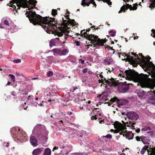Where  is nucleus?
I'll return each instance as SVG.
<instances>
[{
	"label": "nucleus",
	"instance_id": "25",
	"mask_svg": "<svg viewBox=\"0 0 155 155\" xmlns=\"http://www.w3.org/2000/svg\"><path fill=\"white\" fill-rule=\"evenodd\" d=\"M61 51V49L58 48H54L51 51V52H53L54 53H56L58 54H59Z\"/></svg>",
	"mask_w": 155,
	"mask_h": 155
},
{
	"label": "nucleus",
	"instance_id": "40",
	"mask_svg": "<svg viewBox=\"0 0 155 155\" xmlns=\"http://www.w3.org/2000/svg\"><path fill=\"white\" fill-rule=\"evenodd\" d=\"M3 23L5 25H6L9 26V23L8 21L6 19L4 20Z\"/></svg>",
	"mask_w": 155,
	"mask_h": 155
},
{
	"label": "nucleus",
	"instance_id": "37",
	"mask_svg": "<svg viewBox=\"0 0 155 155\" xmlns=\"http://www.w3.org/2000/svg\"><path fill=\"white\" fill-rule=\"evenodd\" d=\"M150 155H155V148H152Z\"/></svg>",
	"mask_w": 155,
	"mask_h": 155
},
{
	"label": "nucleus",
	"instance_id": "60",
	"mask_svg": "<svg viewBox=\"0 0 155 155\" xmlns=\"http://www.w3.org/2000/svg\"><path fill=\"white\" fill-rule=\"evenodd\" d=\"M0 28H4L3 26V24L2 23V24L1 23L0 24Z\"/></svg>",
	"mask_w": 155,
	"mask_h": 155
},
{
	"label": "nucleus",
	"instance_id": "34",
	"mask_svg": "<svg viewBox=\"0 0 155 155\" xmlns=\"http://www.w3.org/2000/svg\"><path fill=\"white\" fill-rule=\"evenodd\" d=\"M55 43L52 40H51L50 42L49 45L50 47H51L55 45Z\"/></svg>",
	"mask_w": 155,
	"mask_h": 155
},
{
	"label": "nucleus",
	"instance_id": "15",
	"mask_svg": "<svg viewBox=\"0 0 155 155\" xmlns=\"http://www.w3.org/2000/svg\"><path fill=\"white\" fill-rule=\"evenodd\" d=\"M31 144L34 147H36L38 145L37 140L34 136H31L30 139Z\"/></svg>",
	"mask_w": 155,
	"mask_h": 155
},
{
	"label": "nucleus",
	"instance_id": "62",
	"mask_svg": "<svg viewBox=\"0 0 155 155\" xmlns=\"http://www.w3.org/2000/svg\"><path fill=\"white\" fill-rule=\"evenodd\" d=\"M120 130H114V133H118L120 132Z\"/></svg>",
	"mask_w": 155,
	"mask_h": 155
},
{
	"label": "nucleus",
	"instance_id": "11",
	"mask_svg": "<svg viewBox=\"0 0 155 155\" xmlns=\"http://www.w3.org/2000/svg\"><path fill=\"white\" fill-rule=\"evenodd\" d=\"M128 61L129 62H131L133 66L134 67H137V64L136 63V62H139V61H136L137 59L136 58L134 59L132 56H128Z\"/></svg>",
	"mask_w": 155,
	"mask_h": 155
},
{
	"label": "nucleus",
	"instance_id": "9",
	"mask_svg": "<svg viewBox=\"0 0 155 155\" xmlns=\"http://www.w3.org/2000/svg\"><path fill=\"white\" fill-rule=\"evenodd\" d=\"M148 93L150 95V97L148 99V102L155 105V90L148 92Z\"/></svg>",
	"mask_w": 155,
	"mask_h": 155
},
{
	"label": "nucleus",
	"instance_id": "47",
	"mask_svg": "<svg viewBox=\"0 0 155 155\" xmlns=\"http://www.w3.org/2000/svg\"><path fill=\"white\" fill-rule=\"evenodd\" d=\"M78 87H77L73 86L72 89L73 90V92L76 90V89H78Z\"/></svg>",
	"mask_w": 155,
	"mask_h": 155
},
{
	"label": "nucleus",
	"instance_id": "28",
	"mask_svg": "<svg viewBox=\"0 0 155 155\" xmlns=\"http://www.w3.org/2000/svg\"><path fill=\"white\" fill-rule=\"evenodd\" d=\"M109 78H108L107 80ZM104 79H106V80H107V79L105 78H104V79H101V80H98L99 83H102L103 84H104V85H107V84L105 82V80H104Z\"/></svg>",
	"mask_w": 155,
	"mask_h": 155
},
{
	"label": "nucleus",
	"instance_id": "63",
	"mask_svg": "<svg viewBox=\"0 0 155 155\" xmlns=\"http://www.w3.org/2000/svg\"><path fill=\"white\" fill-rule=\"evenodd\" d=\"M114 126L115 128H116L117 127H118V124H114Z\"/></svg>",
	"mask_w": 155,
	"mask_h": 155
},
{
	"label": "nucleus",
	"instance_id": "2",
	"mask_svg": "<svg viewBox=\"0 0 155 155\" xmlns=\"http://www.w3.org/2000/svg\"><path fill=\"white\" fill-rule=\"evenodd\" d=\"M120 76L134 80L137 82H140L144 83H150L152 79L148 78V75L141 74H139L137 72H133L131 71L126 70L124 73L120 74Z\"/></svg>",
	"mask_w": 155,
	"mask_h": 155
},
{
	"label": "nucleus",
	"instance_id": "14",
	"mask_svg": "<svg viewBox=\"0 0 155 155\" xmlns=\"http://www.w3.org/2000/svg\"><path fill=\"white\" fill-rule=\"evenodd\" d=\"M139 55L140 57H141V58H140L138 56L137 57V58H136L139 61H140L141 63L143 64V65L147 62L146 61V58L142 55V53L139 54Z\"/></svg>",
	"mask_w": 155,
	"mask_h": 155
},
{
	"label": "nucleus",
	"instance_id": "35",
	"mask_svg": "<svg viewBox=\"0 0 155 155\" xmlns=\"http://www.w3.org/2000/svg\"><path fill=\"white\" fill-rule=\"evenodd\" d=\"M53 74V73L51 71H49L47 73V76L48 77H51Z\"/></svg>",
	"mask_w": 155,
	"mask_h": 155
},
{
	"label": "nucleus",
	"instance_id": "3",
	"mask_svg": "<svg viewBox=\"0 0 155 155\" xmlns=\"http://www.w3.org/2000/svg\"><path fill=\"white\" fill-rule=\"evenodd\" d=\"M105 82L107 85L110 87H116L118 86V90L120 93H124L126 92L129 89L130 83H127L126 81L124 82L119 83L116 82V80L113 78H111L107 80L104 79Z\"/></svg>",
	"mask_w": 155,
	"mask_h": 155
},
{
	"label": "nucleus",
	"instance_id": "42",
	"mask_svg": "<svg viewBox=\"0 0 155 155\" xmlns=\"http://www.w3.org/2000/svg\"><path fill=\"white\" fill-rule=\"evenodd\" d=\"M72 155H83V154L82 153H72Z\"/></svg>",
	"mask_w": 155,
	"mask_h": 155
},
{
	"label": "nucleus",
	"instance_id": "55",
	"mask_svg": "<svg viewBox=\"0 0 155 155\" xmlns=\"http://www.w3.org/2000/svg\"><path fill=\"white\" fill-rule=\"evenodd\" d=\"M79 61L82 64H83L84 62V60H82L81 59H79Z\"/></svg>",
	"mask_w": 155,
	"mask_h": 155
},
{
	"label": "nucleus",
	"instance_id": "49",
	"mask_svg": "<svg viewBox=\"0 0 155 155\" xmlns=\"http://www.w3.org/2000/svg\"><path fill=\"white\" fill-rule=\"evenodd\" d=\"M75 43L76 45L77 46H78L80 45V42L78 41H75Z\"/></svg>",
	"mask_w": 155,
	"mask_h": 155
},
{
	"label": "nucleus",
	"instance_id": "21",
	"mask_svg": "<svg viewBox=\"0 0 155 155\" xmlns=\"http://www.w3.org/2000/svg\"><path fill=\"white\" fill-rule=\"evenodd\" d=\"M151 2L149 8H151V9H153L155 7V0H150Z\"/></svg>",
	"mask_w": 155,
	"mask_h": 155
},
{
	"label": "nucleus",
	"instance_id": "5",
	"mask_svg": "<svg viewBox=\"0 0 155 155\" xmlns=\"http://www.w3.org/2000/svg\"><path fill=\"white\" fill-rule=\"evenodd\" d=\"M11 131V133L13 134L15 137L18 140L20 141L26 139L27 135L24 132H20L19 130L13 129Z\"/></svg>",
	"mask_w": 155,
	"mask_h": 155
},
{
	"label": "nucleus",
	"instance_id": "61",
	"mask_svg": "<svg viewBox=\"0 0 155 155\" xmlns=\"http://www.w3.org/2000/svg\"><path fill=\"white\" fill-rule=\"evenodd\" d=\"M58 123L60 124L61 125V124H63V121L62 120H61L60 121H59L58 122Z\"/></svg>",
	"mask_w": 155,
	"mask_h": 155
},
{
	"label": "nucleus",
	"instance_id": "50",
	"mask_svg": "<svg viewBox=\"0 0 155 155\" xmlns=\"http://www.w3.org/2000/svg\"><path fill=\"white\" fill-rule=\"evenodd\" d=\"M57 35L58 37L62 36L63 35V34L61 33V32H58L57 33Z\"/></svg>",
	"mask_w": 155,
	"mask_h": 155
},
{
	"label": "nucleus",
	"instance_id": "7",
	"mask_svg": "<svg viewBox=\"0 0 155 155\" xmlns=\"http://www.w3.org/2000/svg\"><path fill=\"white\" fill-rule=\"evenodd\" d=\"M137 4L136 3L134 4V6L132 7L130 5H129L128 4H126V5H124L120 8V9L119 12V13H121L122 11H124L127 10L128 8L130 10H136L137 8Z\"/></svg>",
	"mask_w": 155,
	"mask_h": 155
},
{
	"label": "nucleus",
	"instance_id": "46",
	"mask_svg": "<svg viewBox=\"0 0 155 155\" xmlns=\"http://www.w3.org/2000/svg\"><path fill=\"white\" fill-rule=\"evenodd\" d=\"M9 75L10 77L13 80H14L15 79V77L12 74H10Z\"/></svg>",
	"mask_w": 155,
	"mask_h": 155
},
{
	"label": "nucleus",
	"instance_id": "43",
	"mask_svg": "<svg viewBox=\"0 0 155 155\" xmlns=\"http://www.w3.org/2000/svg\"><path fill=\"white\" fill-rule=\"evenodd\" d=\"M104 62L108 64H111L110 62L108 61L107 59H104Z\"/></svg>",
	"mask_w": 155,
	"mask_h": 155
},
{
	"label": "nucleus",
	"instance_id": "54",
	"mask_svg": "<svg viewBox=\"0 0 155 155\" xmlns=\"http://www.w3.org/2000/svg\"><path fill=\"white\" fill-rule=\"evenodd\" d=\"M93 45L92 44H91V45H86V46L87 47V49H88L89 47H90V46H93Z\"/></svg>",
	"mask_w": 155,
	"mask_h": 155
},
{
	"label": "nucleus",
	"instance_id": "20",
	"mask_svg": "<svg viewBox=\"0 0 155 155\" xmlns=\"http://www.w3.org/2000/svg\"><path fill=\"white\" fill-rule=\"evenodd\" d=\"M51 150L49 148H47L45 149L43 155H51Z\"/></svg>",
	"mask_w": 155,
	"mask_h": 155
},
{
	"label": "nucleus",
	"instance_id": "39",
	"mask_svg": "<svg viewBox=\"0 0 155 155\" xmlns=\"http://www.w3.org/2000/svg\"><path fill=\"white\" fill-rule=\"evenodd\" d=\"M103 1L104 2H106L109 5H111V2L110 1V0H103Z\"/></svg>",
	"mask_w": 155,
	"mask_h": 155
},
{
	"label": "nucleus",
	"instance_id": "38",
	"mask_svg": "<svg viewBox=\"0 0 155 155\" xmlns=\"http://www.w3.org/2000/svg\"><path fill=\"white\" fill-rule=\"evenodd\" d=\"M67 114L68 115L70 116L71 117L73 118L74 116V114L71 112H68Z\"/></svg>",
	"mask_w": 155,
	"mask_h": 155
},
{
	"label": "nucleus",
	"instance_id": "13",
	"mask_svg": "<svg viewBox=\"0 0 155 155\" xmlns=\"http://www.w3.org/2000/svg\"><path fill=\"white\" fill-rule=\"evenodd\" d=\"M128 103V101L124 99H118L117 101V104L119 107L120 105H126Z\"/></svg>",
	"mask_w": 155,
	"mask_h": 155
},
{
	"label": "nucleus",
	"instance_id": "12",
	"mask_svg": "<svg viewBox=\"0 0 155 155\" xmlns=\"http://www.w3.org/2000/svg\"><path fill=\"white\" fill-rule=\"evenodd\" d=\"M126 132L127 133L125 134H123V136H125V137L127 139H128L129 140L133 139L134 134L132 133L131 131H127Z\"/></svg>",
	"mask_w": 155,
	"mask_h": 155
},
{
	"label": "nucleus",
	"instance_id": "19",
	"mask_svg": "<svg viewBox=\"0 0 155 155\" xmlns=\"http://www.w3.org/2000/svg\"><path fill=\"white\" fill-rule=\"evenodd\" d=\"M148 148V146H144L141 149L140 151V153L141 154L143 155L145 151L147 150L148 152H149V150L147 149Z\"/></svg>",
	"mask_w": 155,
	"mask_h": 155
},
{
	"label": "nucleus",
	"instance_id": "57",
	"mask_svg": "<svg viewBox=\"0 0 155 155\" xmlns=\"http://www.w3.org/2000/svg\"><path fill=\"white\" fill-rule=\"evenodd\" d=\"M51 117L52 118V119H55L56 118L55 115L53 114L51 116Z\"/></svg>",
	"mask_w": 155,
	"mask_h": 155
},
{
	"label": "nucleus",
	"instance_id": "17",
	"mask_svg": "<svg viewBox=\"0 0 155 155\" xmlns=\"http://www.w3.org/2000/svg\"><path fill=\"white\" fill-rule=\"evenodd\" d=\"M42 150L40 148L34 150L32 152V155H39L41 153Z\"/></svg>",
	"mask_w": 155,
	"mask_h": 155
},
{
	"label": "nucleus",
	"instance_id": "44",
	"mask_svg": "<svg viewBox=\"0 0 155 155\" xmlns=\"http://www.w3.org/2000/svg\"><path fill=\"white\" fill-rule=\"evenodd\" d=\"M21 61V60L20 59H17V60H14L13 61V62L15 63H20Z\"/></svg>",
	"mask_w": 155,
	"mask_h": 155
},
{
	"label": "nucleus",
	"instance_id": "33",
	"mask_svg": "<svg viewBox=\"0 0 155 155\" xmlns=\"http://www.w3.org/2000/svg\"><path fill=\"white\" fill-rule=\"evenodd\" d=\"M118 99L117 97H114L113 98H111L110 100V103H114L115 102L117 101V100H118Z\"/></svg>",
	"mask_w": 155,
	"mask_h": 155
},
{
	"label": "nucleus",
	"instance_id": "1",
	"mask_svg": "<svg viewBox=\"0 0 155 155\" xmlns=\"http://www.w3.org/2000/svg\"><path fill=\"white\" fill-rule=\"evenodd\" d=\"M37 2L35 0H12L10 2V6L12 8H11L12 10H15L16 13L17 9H19L20 7L28 8L30 11H27L25 15L28 14L26 17L28 18L31 22L34 25H41L47 33H52L56 27L55 24L52 23L55 22V18L49 17L51 19L49 20L47 17H42L37 14L35 11L31 10L35 8Z\"/></svg>",
	"mask_w": 155,
	"mask_h": 155
},
{
	"label": "nucleus",
	"instance_id": "58",
	"mask_svg": "<svg viewBox=\"0 0 155 155\" xmlns=\"http://www.w3.org/2000/svg\"><path fill=\"white\" fill-rule=\"evenodd\" d=\"M135 131L137 133H139L140 132V128H138L135 130Z\"/></svg>",
	"mask_w": 155,
	"mask_h": 155
},
{
	"label": "nucleus",
	"instance_id": "27",
	"mask_svg": "<svg viewBox=\"0 0 155 155\" xmlns=\"http://www.w3.org/2000/svg\"><path fill=\"white\" fill-rule=\"evenodd\" d=\"M58 14L56 9H53L52 10L51 14L53 16H55Z\"/></svg>",
	"mask_w": 155,
	"mask_h": 155
},
{
	"label": "nucleus",
	"instance_id": "6",
	"mask_svg": "<svg viewBox=\"0 0 155 155\" xmlns=\"http://www.w3.org/2000/svg\"><path fill=\"white\" fill-rule=\"evenodd\" d=\"M135 139L137 141H141L144 144H149L150 141V137L146 135L137 136L135 137Z\"/></svg>",
	"mask_w": 155,
	"mask_h": 155
},
{
	"label": "nucleus",
	"instance_id": "53",
	"mask_svg": "<svg viewBox=\"0 0 155 155\" xmlns=\"http://www.w3.org/2000/svg\"><path fill=\"white\" fill-rule=\"evenodd\" d=\"M94 0H92V3L91 4H92L96 7V4L95 2L94 1Z\"/></svg>",
	"mask_w": 155,
	"mask_h": 155
},
{
	"label": "nucleus",
	"instance_id": "26",
	"mask_svg": "<svg viewBox=\"0 0 155 155\" xmlns=\"http://www.w3.org/2000/svg\"><path fill=\"white\" fill-rule=\"evenodd\" d=\"M62 19L63 21L62 25L65 27H67L68 25V21L67 20H64L63 18H62Z\"/></svg>",
	"mask_w": 155,
	"mask_h": 155
},
{
	"label": "nucleus",
	"instance_id": "18",
	"mask_svg": "<svg viewBox=\"0 0 155 155\" xmlns=\"http://www.w3.org/2000/svg\"><path fill=\"white\" fill-rule=\"evenodd\" d=\"M135 124V123H132L130 121L129 122H127L125 123V125L127 127H130L131 128L133 129H135L134 125Z\"/></svg>",
	"mask_w": 155,
	"mask_h": 155
},
{
	"label": "nucleus",
	"instance_id": "36",
	"mask_svg": "<svg viewBox=\"0 0 155 155\" xmlns=\"http://www.w3.org/2000/svg\"><path fill=\"white\" fill-rule=\"evenodd\" d=\"M153 33L151 34V36L155 38V30L153 29L151 30Z\"/></svg>",
	"mask_w": 155,
	"mask_h": 155
},
{
	"label": "nucleus",
	"instance_id": "8",
	"mask_svg": "<svg viewBox=\"0 0 155 155\" xmlns=\"http://www.w3.org/2000/svg\"><path fill=\"white\" fill-rule=\"evenodd\" d=\"M126 115L129 119L132 120H137L139 117L138 115L133 111L128 112L126 113Z\"/></svg>",
	"mask_w": 155,
	"mask_h": 155
},
{
	"label": "nucleus",
	"instance_id": "32",
	"mask_svg": "<svg viewBox=\"0 0 155 155\" xmlns=\"http://www.w3.org/2000/svg\"><path fill=\"white\" fill-rule=\"evenodd\" d=\"M151 128L149 126H145L143 128L142 130V131H147L148 130H150Z\"/></svg>",
	"mask_w": 155,
	"mask_h": 155
},
{
	"label": "nucleus",
	"instance_id": "4",
	"mask_svg": "<svg viewBox=\"0 0 155 155\" xmlns=\"http://www.w3.org/2000/svg\"><path fill=\"white\" fill-rule=\"evenodd\" d=\"M85 31V30L84 29L81 31V36L83 37L84 35V37L90 41L94 45L93 48H96L97 46H104V43L107 40L106 39H100L98 38L97 36L91 34L86 35L87 32L84 31Z\"/></svg>",
	"mask_w": 155,
	"mask_h": 155
},
{
	"label": "nucleus",
	"instance_id": "31",
	"mask_svg": "<svg viewBox=\"0 0 155 155\" xmlns=\"http://www.w3.org/2000/svg\"><path fill=\"white\" fill-rule=\"evenodd\" d=\"M68 52V51L67 49H64L61 52V55H65Z\"/></svg>",
	"mask_w": 155,
	"mask_h": 155
},
{
	"label": "nucleus",
	"instance_id": "16",
	"mask_svg": "<svg viewBox=\"0 0 155 155\" xmlns=\"http://www.w3.org/2000/svg\"><path fill=\"white\" fill-rule=\"evenodd\" d=\"M149 74V75H147L148 76V77H149V75L151 74V77L152 78H155V71H151V72H150V71L147 72ZM147 75V74H146ZM149 78V77H148ZM149 78L151 79L150 78ZM152 80L151 82L150 83H144L142 82H139V83H140L141 84H142L144 85H147V84H151L152 83L153 80L152 79Z\"/></svg>",
	"mask_w": 155,
	"mask_h": 155
},
{
	"label": "nucleus",
	"instance_id": "10",
	"mask_svg": "<svg viewBox=\"0 0 155 155\" xmlns=\"http://www.w3.org/2000/svg\"><path fill=\"white\" fill-rule=\"evenodd\" d=\"M143 67L144 68H145V69L147 71L149 70L150 72L155 71V65L153 63L150 64L146 62L143 65Z\"/></svg>",
	"mask_w": 155,
	"mask_h": 155
},
{
	"label": "nucleus",
	"instance_id": "23",
	"mask_svg": "<svg viewBox=\"0 0 155 155\" xmlns=\"http://www.w3.org/2000/svg\"><path fill=\"white\" fill-rule=\"evenodd\" d=\"M92 2H85V0H82L81 5L84 6H85L87 5V6H89L90 4H91Z\"/></svg>",
	"mask_w": 155,
	"mask_h": 155
},
{
	"label": "nucleus",
	"instance_id": "41",
	"mask_svg": "<svg viewBox=\"0 0 155 155\" xmlns=\"http://www.w3.org/2000/svg\"><path fill=\"white\" fill-rule=\"evenodd\" d=\"M104 137H106L108 139H111L112 137V135L111 134H107L105 136H104Z\"/></svg>",
	"mask_w": 155,
	"mask_h": 155
},
{
	"label": "nucleus",
	"instance_id": "22",
	"mask_svg": "<svg viewBox=\"0 0 155 155\" xmlns=\"http://www.w3.org/2000/svg\"><path fill=\"white\" fill-rule=\"evenodd\" d=\"M98 115L100 116L101 115V114L100 113L99 111H97V113H96V114L94 115V116H92L91 117V120H96L97 118V116Z\"/></svg>",
	"mask_w": 155,
	"mask_h": 155
},
{
	"label": "nucleus",
	"instance_id": "29",
	"mask_svg": "<svg viewBox=\"0 0 155 155\" xmlns=\"http://www.w3.org/2000/svg\"><path fill=\"white\" fill-rule=\"evenodd\" d=\"M145 94V92L144 91H142L138 93L137 94L138 96L140 97H142Z\"/></svg>",
	"mask_w": 155,
	"mask_h": 155
},
{
	"label": "nucleus",
	"instance_id": "45",
	"mask_svg": "<svg viewBox=\"0 0 155 155\" xmlns=\"http://www.w3.org/2000/svg\"><path fill=\"white\" fill-rule=\"evenodd\" d=\"M67 18L66 19H68V21L69 22L70 21H71L70 22H71L72 23H73V22H74V19H72V20H71V19L70 18L68 17H67Z\"/></svg>",
	"mask_w": 155,
	"mask_h": 155
},
{
	"label": "nucleus",
	"instance_id": "24",
	"mask_svg": "<svg viewBox=\"0 0 155 155\" xmlns=\"http://www.w3.org/2000/svg\"><path fill=\"white\" fill-rule=\"evenodd\" d=\"M86 135V132L83 131L82 132L80 135V139L82 140L84 138Z\"/></svg>",
	"mask_w": 155,
	"mask_h": 155
},
{
	"label": "nucleus",
	"instance_id": "30",
	"mask_svg": "<svg viewBox=\"0 0 155 155\" xmlns=\"http://www.w3.org/2000/svg\"><path fill=\"white\" fill-rule=\"evenodd\" d=\"M118 54H119V55L121 54L122 56H124V57L126 56L127 57L126 59H127V61H128V56H130L129 55H128L126 53H123V52L118 53Z\"/></svg>",
	"mask_w": 155,
	"mask_h": 155
},
{
	"label": "nucleus",
	"instance_id": "48",
	"mask_svg": "<svg viewBox=\"0 0 155 155\" xmlns=\"http://www.w3.org/2000/svg\"><path fill=\"white\" fill-rule=\"evenodd\" d=\"M88 69L87 68H85L83 70V72L84 73H85L87 72Z\"/></svg>",
	"mask_w": 155,
	"mask_h": 155
},
{
	"label": "nucleus",
	"instance_id": "64",
	"mask_svg": "<svg viewBox=\"0 0 155 155\" xmlns=\"http://www.w3.org/2000/svg\"><path fill=\"white\" fill-rule=\"evenodd\" d=\"M58 147H54L53 151L54 150H56L58 149Z\"/></svg>",
	"mask_w": 155,
	"mask_h": 155
},
{
	"label": "nucleus",
	"instance_id": "56",
	"mask_svg": "<svg viewBox=\"0 0 155 155\" xmlns=\"http://www.w3.org/2000/svg\"><path fill=\"white\" fill-rule=\"evenodd\" d=\"M131 54H132L134 55L135 57H137L138 56V55L135 53H134L133 52H132V53L131 52Z\"/></svg>",
	"mask_w": 155,
	"mask_h": 155
},
{
	"label": "nucleus",
	"instance_id": "59",
	"mask_svg": "<svg viewBox=\"0 0 155 155\" xmlns=\"http://www.w3.org/2000/svg\"><path fill=\"white\" fill-rule=\"evenodd\" d=\"M110 46L107 45V46L105 47V49L107 48L108 50H109L110 49Z\"/></svg>",
	"mask_w": 155,
	"mask_h": 155
},
{
	"label": "nucleus",
	"instance_id": "51",
	"mask_svg": "<svg viewBox=\"0 0 155 155\" xmlns=\"http://www.w3.org/2000/svg\"><path fill=\"white\" fill-rule=\"evenodd\" d=\"M124 130V129H123L122 131H121L120 132H119L120 133L119 134L120 135H123V134H123V133H126V132H127V130H126L125 131H124L123 130Z\"/></svg>",
	"mask_w": 155,
	"mask_h": 155
},
{
	"label": "nucleus",
	"instance_id": "52",
	"mask_svg": "<svg viewBox=\"0 0 155 155\" xmlns=\"http://www.w3.org/2000/svg\"><path fill=\"white\" fill-rule=\"evenodd\" d=\"M11 94H12V95H13V96H16V92L15 91H12V92H11Z\"/></svg>",
	"mask_w": 155,
	"mask_h": 155
}]
</instances>
